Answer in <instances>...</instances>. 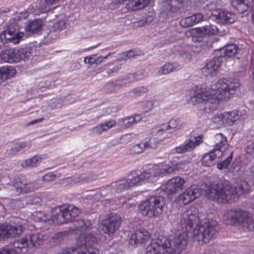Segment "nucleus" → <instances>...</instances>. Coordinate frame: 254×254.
Segmentation results:
<instances>
[{
	"mask_svg": "<svg viewBox=\"0 0 254 254\" xmlns=\"http://www.w3.org/2000/svg\"><path fill=\"white\" fill-rule=\"evenodd\" d=\"M177 216L184 233L179 234L173 239L164 236L153 239L146 248L145 254H179L187 244L186 235L184 233L191 230L193 224H197L193 231V240L197 242L207 243L210 239L215 238L219 232L216 221L205 218L200 221L197 210L194 207L183 209Z\"/></svg>",
	"mask_w": 254,
	"mask_h": 254,
	"instance_id": "1",
	"label": "nucleus"
},
{
	"mask_svg": "<svg viewBox=\"0 0 254 254\" xmlns=\"http://www.w3.org/2000/svg\"><path fill=\"white\" fill-rule=\"evenodd\" d=\"M240 86L239 81L236 78H220L211 87L202 85L196 89L190 101L194 105L210 103L215 109L221 101L232 98Z\"/></svg>",
	"mask_w": 254,
	"mask_h": 254,
	"instance_id": "2",
	"label": "nucleus"
},
{
	"mask_svg": "<svg viewBox=\"0 0 254 254\" xmlns=\"http://www.w3.org/2000/svg\"><path fill=\"white\" fill-rule=\"evenodd\" d=\"M250 188V185L245 180L236 183L233 187L229 181L222 178L206 186L205 192L209 199L225 203L232 202L242 194L248 193Z\"/></svg>",
	"mask_w": 254,
	"mask_h": 254,
	"instance_id": "3",
	"label": "nucleus"
},
{
	"mask_svg": "<svg viewBox=\"0 0 254 254\" xmlns=\"http://www.w3.org/2000/svg\"><path fill=\"white\" fill-rule=\"evenodd\" d=\"M186 162H179V163L170 166L165 165L158 172H154L155 169L152 168L145 170L132 178H123L112 182L110 185L111 189V193L120 192L130 187L141 184L142 182L150 178L152 176H156L159 173L162 175H166L185 168Z\"/></svg>",
	"mask_w": 254,
	"mask_h": 254,
	"instance_id": "4",
	"label": "nucleus"
},
{
	"mask_svg": "<svg viewBox=\"0 0 254 254\" xmlns=\"http://www.w3.org/2000/svg\"><path fill=\"white\" fill-rule=\"evenodd\" d=\"M44 241V235L37 231L26 233L19 239L14 242L13 247L5 246L0 249V254H20L23 249L37 247Z\"/></svg>",
	"mask_w": 254,
	"mask_h": 254,
	"instance_id": "5",
	"label": "nucleus"
},
{
	"mask_svg": "<svg viewBox=\"0 0 254 254\" xmlns=\"http://www.w3.org/2000/svg\"><path fill=\"white\" fill-rule=\"evenodd\" d=\"M165 205L162 196H152L143 200L138 206L141 213L149 218H156L163 213Z\"/></svg>",
	"mask_w": 254,
	"mask_h": 254,
	"instance_id": "6",
	"label": "nucleus"
},
{
	"mask_svg": "<svg viewBox=\"0 0 254 254\" xmlns=\"http://www.w3.org/2000/svg\"><path fill=\"white\" fill-rule=\"evenodd\" d=\"M79 213L78 208L73 205L58 206L52 210L51 219L53 222L66 223L71 221Z\"/></svg>",
	"mask_w": 254,
	"mask_h": 254,
	"instance_id": "7",
	"label": "nucleus"
},
{
	"mask_svg": "<svg viewBox=\"0 0 254 254\" xmlns=\"http://www.w3.org/2000/svg\"><path fill=\"white\" fill-rule=\"evenodd\" d=\"M251 217L249 213L241 209L229 210L224 215L225 219L228 220L227 223H244L249 230L254 232V219H251Z\"/></svg>",
	"mask_w": 254,
	"mask_h": 254,
	"instance_id": "8",
	"label": "nucleus"
},
{
	"mask_svg": "<svg viewBox=\"0 0 254 254\" xmlns=\"http://www.w3.org/2000/svg\"><path fill=\"white\" fill-rule=\"evenodd\" d=\"M33 55L28 49H11L6 50L0 54V58L3 62L18 63L21 60L32 59Z\"/></svg>",
	"mask_w": 254,
	"mask_h": 254,
	"instance_id": "9",
	"label": "nucleus"
},
{
	"mask_svg": "<svg viewBox=\"0 0 254 254\" xmlns=\"http://www.w3.org/2000/svg\"><path fill=\"white\" fill-rule=\"evenodd\" d=\"M18 27L16 22L12 20L7 25V29L0 34V39L3 43L8 42L17 44L24 35L23 32H18Z\"/></svg>",
	"mask_w": 254,
	"mask_h": 254,
	"instance_id": "10",
	"label": "nucleus"
},
{
	"mask_svg": "<svg viewBox=\"0 0 254 254\" xmlns=\"http://www.w3.org/2000/svg\"><path fill=\"white\" fill-rule=\"evenodd\" d=\"M13 185L18 194L31 192L40 187L36 182L30 181L23 175L15 177Z\"/></svg>",
	"mask_w": 254,
	"mask_h": 254,
	"instance_id": "11",
	"label": "nucleus"
},
{
	"mask_svg": "<svg viewBox=\"0 0 254 254\" xmlns=\"http://www.w3.org/2000/svg\"><path fill=\"white\" fill-rule=\"evenodd\" d=\"M121 217L115 214H110L105 220L102 221L100 228L108 235H113L120 227Z\"/></svg>",
	"mask_w": 254,
	"mask_h": 254,
	"instance_id": "12",
	"label": "nucleus"
},
{
	"mask_svg": "<svg viewBox=\"0 0 254 254\" xmlns=\"http://www.w3.org/2000/svg\"><path fill=\"white\" fill-rule=\"evenodd\" d=\"M186 181L182 178L177 176L169 180L161 190L168 196H171L182 190L185 186Z\"/></svg>",
	"mask_w": 254,
	"mask_h": 254,
	"instance_id": "13",
	"label": "nucleus"
},
{
	"mask_svg": "<svg viewBox=\"0 0 254 254\" xmlns=\"http://www.w3.org/2000/svg\"><path fill=\"white\" fill-rule=\"evenodd\" d=\"M23 231V226L19 224H0V240L11 237H15Z\"/></svg>",
	"mask_w": 254,
	"mask_h": 254,
	"instance_id": "14",
	"label": "nucleus"
},
{
	"mask_svg": "<svg viewBox=\"0 0 254 254\" xmlns=\"http://www.w3.org/2000/svg\"><path fill=\"white\" fill-rule=\"evenodd\" d=\"M183 6V0H163L161 9L167 18L172 17L179 12Z\"/></svg>",
	"mask_w": 254,
	"mask_h": 254,
	"instance_id": "15",
	"label": "nucleus"
},
{
	"mask_svg": "<svg viewBox=\"0 0 254 254\" xmlns=\"http://www.w3.org/2000/svg\"><path fill=\"white\" fill-rule=\"evenodd\" d=\"M203 137L202 135L196 136H191L189 139L186 140L179 146L175 148L172 150L173 153H184L193 150L203 142Z\"/></svg>",
	"mask_w": 254,
	"mask_h": 254,
	"instance_id": "16",
	"label": "nucleus"
},
{
	"mask_svg": "<svg viewBox=\"0 0 254 254\" xmlns=\"http://www.w3.org/2000/svg\"><path fill=\"white\" fill-rule=\"evenodd\" d=\"M201 189L196 185H192L179 195V200L184 204H187L199 197Z\"/></svg>",
	"mask_w": 254,
	"mask_h": 254,
	"instance_id": "17",
	"label": "nucleus"
},
{
	"mask_svg": "<svg viewBox=\"0 0 254 254\" xmlns=\"http://www.w3.org/2000/svg\"><path fill=\"white\" fill-rule=\"evenodd\" d=\"M162 141L163 140L157 137L150 138L148 140L141 141L133 145L131 148V152L133 154H137L141 153L143 151L149 148H155L157 144Z\"/></svg>",
	"mask_w": 254,
	"mask_h": 254,
	"instance_id": "18",
	"label": "nucleus"
},
{
	"mask_svg": "<svg viewBox=\"0 0 254 254\" xmlns=\"http://www.w3.org/2000/svg\"><path fill=\"white\" fill-rule=\"evenodd\" d=\"M223 62L222 56L215 57L207 63L205 66L201 68V71L205 76H213L216 74V72Z\"/></svg>",
	"mask_w": 254,
	"mask_h": 254,
	"instance_id": "19",
	"label": "nucleus"
},
{
	"mask_svg": "<svg viewBox=\"0 0 254 254\" xmlns=\"http://www.w3.org/2000/svg\"><path fill=\"white\" fill-rule=\"evenodd\" d=\"M151 234L144 229H140L132 234L129 243L131 245H139L145 243L151 238Z\"/></svg>",
	"mask_w": 254,
	"mask_h": 254,
	"instance_id": "20",
	"label": "nucleus"
},
{
	"mask_svg": "<svg viewBox=\"0 0 254 254\" xmlns=\"http://www.w3.org/2000/svg\"><path fill=\"white\" fill-rule=\"evenodd\" d=\"M182 125L181 123V120L179 118H175L170 120L168 123V125H162L160 128L155 129L152 132L156 135H160L163 134L165 131L169 128L174 129L176 130L181 129Z\"/></svg>",
	"mask_w": 254,
	"mask_h": 254,
	"instance_id": "21",
	"label": "nucleus"
},
{
	"mask_svg": "<svg viewBox=\"0 0 254 254\" xmlns=\"http://www.w3.org/2000/svg\"><path fill=\"white\" fill-rule=\"evenodd\" d=\"M214 17L218 23L229 24L234 22L236 19L235 14L227 10H220L218 12H215Z\"/></svg>",
	"mask_w": 254,
	"mask_h": 254,
	"instance_id": "22",
	"label": "nucleus"
},
{
	"mask_svg": "<svg viewBox=\"0 0 254 254\" xmlns=\"http://www.w3.org/2000/svg\"><path fill=\"white\" fill-rule=\"evenodd\" d=\"M218 28L213 25H208L202 27L192 28L188 30V33L192 34L193 35L197 34L204 36H211L217 34Z\"/></svg>",
	"mask_w": 254,
	"mask_h": 254,
	"instance_id": "23",
	"label": "nucleus"
},
{
	"mask_svg": "<svg viewBox=\"0 0 254 254\" xmlns=\"http://www.w3.org/2000/svg\"><path fill=\"white\" fill-rule=\"evenodd\" d=\"M203 18L204 16L202 14L197 13L182 19L180 21V24L184 27H190L202 21Z\"/></svg>",
	"mask_w": 254,
	"mask_h": 254,
	"instance_id": "24",
	"label": "nucleus"
},
{
	"mask_svg": "<svg viewBox=\"0 0 254 254\" xmlns=\"http://www.w3.org/2000/svg\"><path fill=\"white\" fill-rule=\"evenodd\" d=\"M215 145L213 150L218 153L219 152L222 155V153L226 150L228 147L227 140L226 137L220 133L216 134L214 136Z\"/></svg>",
	"mask_w": 254,
	"mask_h": 254,
	"instance_id": "25",
	"label": "nucleus"
},
{
	"mask_svg": "<svg viewBox=\"0 0 254 254\" xmlns=\"http://www.w3.org/2000/svg\"><path fill=\"white\" fill-rule=\"evenodd\" d=\"M253 0H231L232 5L242 13L252 7Z\"/></svg>",
	"mask_w": 254,
	"mask_h": 254,
	"instance_id": "26",
	"label": "nucleus"
},
{
	"mask_svg": "<svg viewBox=\"0 0 254 254\" xmlns=\"http://www.w3.org/2000/svg\"><path fill=\"white\" fill-rule=\"evenodd\" d=\"M221 156V153L218 152V153L214 150L206 153L201 158V163L205 166H210L215 164V160Z\"/></svg>",
	"mask_w": 254,
	"mask_h": 254,
	"instance_id": "27",
	"label": "nucleus"
},
{
	"mask_svg": "<svg viewBox=\"0 0 254 254\" xmlns=\"http://www.w3.org/2000/svg\"><path fill=\"white\" fill-rule=\"evenodd\" d=\"M42 27V21L41 20L36 19L28 22L26 28V32L28 34H34L38 33Z\"/></svg>",
	"mask_w": 254,
	"mask_h": 254,
	"instance_id": "28",
	"label": "nucleus"
},
{
	"mask_svg": "<svg viewBox=\"0 0 254 254\" xmlns=\"http://www.w3.org/2000/svg\"><path fill=\"white\" fill-rule=\"evenodd\" d=\"M150 0H131L126 5V7L132 11H135L144 8L149 4Z\"/></svg>",
	"mask_w": 254,
	"mask_h": 254,
	"instance_id": "29",
	"label": "nucleus"
},
{
	"mask_svg": "<svg viewBox=\"0 0 254 254\" xmlns=\"http://www.w3.org/2000/svg\"><path fill=\"white\" fill-rule=\"evenodd\" d=\"M180 68L181 66L177 63H167L164 65L161 66L158 71L160 74H167Z\"/></svg>",
	"mask_w": 254,
	"mask_h": 254,
	"instance_id": "30",
	"label": "nucleus"
},
{
	"mask_svg": "<svg viewBox=\"0 0 254 254\" xmlns=\"http://www.w3.org/2000/svg\"><path fill=\"white\" fill-rule=\"evenodd\" d=\"M239 50L236 45L230 44L226 45L224 47L220 49L218 52H220L221 54H223V55H221L220 56H222L223 58V57H231L235 56L238 52Z\"/></svg>",
	"mask_w": 254,
	"mask_h": 254,
	"instance_id": "31",
	"label": "nucleus"
},
{
	"mask_svg": "<svg viewBox=\"0 0 254 254\" xmlns=\"http://www.w3.org/2000/svg\"><path fill=\"white\" fill-rule=\"evenodd\" d=\"M128 79H129L127 76L121 79L116 80L115 81L109 82L106 85V89L110 91L118 89L127 83V80Z\"/></svg>",
	"mask_w": 254,
	"mask_h": 254,
	"instance_id": "32",
	"label": "nucleus"
},
{
	"mask_svg": "<svg viewBox=\"0 0 254 254\" xmlns=\"http://www.w3.org/2000/svg\"><path fill=\"white\" fill-rule=\"evenodd\" d=\"M16 70L12 66H3L0 67V82L3 81L13 76Z\"/></svg>",
	"mask_w": 254,
	"mask_h": 254,
	"instance_id": "33",
	"label": "nucleus"
},
{
	"mask_svg": "<svg viewBox=\"0 0 254 254\" xmlns=\"http://www.w3.org/2000/svg\"><path fill=\"white\" fill-rule=\"evenodd\" d=\"M239 113H240L237 111H232L224 113L223 116L225 124L229 126L233 125L235 122L239 119L240 117Z\"/></svg>",
	"mask_w": 254,
	"mask_h": 254,
	"instance_id": "34",
	"label": "nucleus"
},
{
	"mask_svg": "<svg viewBox=\"0 0 254 254\" xmlns=\"http://www.w3.org/2000/svg\"><path fill=\"white\" fill-rule=\"evenodd\" d=\"M73 102V100L70 95H67L64 100L60 98L53 99L51 101L50 106L54 109H59L63 105H65Z\"/></svg>",
	"mask_w": 254,
	"mask_h": 254,
	"instance_id": "35",
	"label": "nucleus"
},
{
	"mask_svg": "<svg viewBox=\"0 0 254 254\" xmlns=\"http://www.w3.org/2000/svg\"><path fill=\"white\" fill-rule=\"evenodd\" d=\"M41 160L39 156L36 155L32 158L23 161L21 163V166L24 168H31L37 167Z\"/></svg>",
	"mask_w": 254,
	"mask_h": 254,
	"instance_id": "36",
	"label": "nucleus"
},
{
	"mask_svg": "<svg viewBox=\"0 0 254 254\" xmlns=\"http://www.w3.org/2000/svg\"><path fill=\"white\" fill-rule=\"evenodd\" d=\"M114 53H110L106 56L102 57H96V55H92L89 56L88 64L90 65H98L104 62L105 60H106L110 57Z\"/></svg>",
	"mask_w": 254,
	"mask_h": 254,
	"instance_id": "37",
	"label": "nucleus"
},
{
	"mask_svg": "<svg viewBox=\"0 0 254 254\" xmlns=\"http://www.w3.org/2000/svg\"><path fill=\"white\" fill-rule=\"evenodd\" d=\"M75 227L76 230H84L92 228L91 222L88 220L80 219L75 224Z\"/></svg>",
	"mask_w": 254,
	"mask_h": 254,
	"instance_id": "38",
	"label": "nucleus"
},
{
	"mask_svg": "<svg viewBox=\"0 0 254 254\" xmlns=\"http://www.w3.org/2000/svg\"><path fill=\"white\" fill-rule=\"evenodd\" d=\"M176 54L179 56L180 58L185 62H187L191 59V56L189 51L183 47H178L176 50Z\"/></svg>",
	"mask_w": 254,
	"mask_h": 254,
	"instance_id": "39",
	"label": "nucleus"
},
{
	"mask_svg": "<svg viewBox=\"0 0 254 254\" xmlns=\"http://www.w3.org/2000/svg\"><path fill=\"white\" fill-rule=\"evenodd\" d=\"M26 146L27 143L25 142H21L15 143L9 150V154L11 156H14L19 152L21 151Z\"/></svg>",
	"mask_w": 254,
	"mask_h": 254,
	"instance_id": "40",
	"label": "nucleus"
},
{
	"mask_svg": "<svg viewBox=\"0 0 254 254\" xmlns=\"http://www.w3.org/2000/svg\"><path fill=\"white\" fill-rule=\"evenodd\" d=\"M203 8L206 10H208L211 12V15L214 16L215 12H218L220 9H217V6L215 1H212L209 2L206 5H205Z\"/></svg>",
	"mask_w": 254,
	"mask_h": 254,
	"instance_id": "41",
	"label": "nucleus"
},
{
	"mask_svg": "<svg viewBox=\"0 0 254 254\" xmlns=\"http://www.w3.org/2000/svg\"><path fill=\"white\" fill-rule=\"evenodd\" d=\"M233 153L231 152L230 155L225 159L223 162L218 163L217 164V168L220 170L227 168L232 160Z\"/></svg>",
	"mask_w": 254,
	"mask_h": 254,
	"instance_id": "42",
	"label": "nucleus"
},
{
	"mask_svg": "<svg viewBox=\"0 0 254 254\" xmlns=\"http://www.w3.org/2000/svg\"><path fill=\"white\" fill-rule=\"evenodd\" d=\"M65 28V22L64 20H60L56 22L52 28L54 31H61Z\"/></svg>",
	"mask_w": 254,
	"mask_h": 254,
	"instance_id": "43",
	"label": "nucleus"
},
{
	"mask_svg": "<svg viewBox=\"0 0 254 254\" xmlns=\"http://www.w3.org/2000/svg\"><path fill=\"white\" fill-rule=\"evenodd\" d=\"M68 232L67 231L60 232L55 234L53 238L54 240L56 241L57 242H60L62 241L65 237L67 236Z\"/></svg>",
	"mask_w": 254,
	"mask_h": 254,
	"instance_id": "44",
	"label": "nucleus"
},
{
	"mask_svg": "<svg viewBox=\"0 0 254 254\" xmlns=\"http://www.w3.org/2000/svg\"><path fill=\"white\" fill-rule=\"evenodd\" d=\"M145 76L142 71H138L135 74L129 75L128 76L129 79H132L133 81H137L143 79Z\"/></svg>",
	"mask_w": 254,
	"mask_h": 254,
	"instance_id": "45",
	"label": "nucleus"
},
{
	"mask_svg": "<svg viewBox=\"0 0 254 254\" xmlns=\"http://www.w3.org/2000/svg\"><path fill=\"white\" fill-rule=\"evenodd\" d=\"M213 123L217 124L218 125H222L225 123L223 113L219 115H215L212 119Z\"/></svg>",
	"mask_w": 254,
	"mask_h": 254,
	"instance_id": "46",
	"label": "nucleus"
},
{
	"mask_svg": "<svg viewBox=\"0 0 254 254\" xmlns=\"http://www.w3.org/2000/svg\"><path fill=\"white\" fill-rule=\"evenodd\" d=\"M148 89L146 86H140L134 88L131 92L136 96H140L142 94L147 92Z\"/></svg>",
	"mask_w": 254,
	"mask_h": 254,
	"instance_id": "47",
	"label": "nucleus"
},
{
	"mask_svg": "<svg viewBox=\"0 0 254 254\" xmlns=\"http://www.w3.org/2000/svg\"><path fill=\"white\" fill-rule=\"evenodd\" d=\"M135 52L133 50H129L126 53H123L121 54V59L124 61H127L128 59L136 56Z\"/></svg>",
	"mask_w": 254,
	"mask_h": 254,
	"instance_id": "48",
	"label": "nucleus"
},
{
	"mask_svg": "<svg viewBox=\"0 0 254 254\" xmlns=\"http://www.w3.org/2000/svg\"><path fill=\"white\" fill-rule=\"evenodd\" d=\"M60 0H41L40 7L41 8H46L47 6L55 4Z\"/></svg>",
	"mask_w": 254,
	"mask_h": 254,
	"instance_id": "49",
	"label": "nucleus"
},
{
	"mask_svg": "<svg viewBox=\"0 0 254 254\" xmlns=\"http://www.w3.org/2000/svg\"><path fill=\"white\" fill-rule=\"evenodd\" d=\"M123 124L127 127H129L132 126L134 123V120L133 119V116L128 117L123 120Z\"/></svg>",
	"mask_w": 254,
	"mask_h": 254,
	"instance_id": "50",
	"label": "nucleus"
},
{
	"mask_svg": "<svg viewBox=\"0 0 254 254\" xmlns=\"http://www.w3.org/2000/svg\"><path fill=\"white\" fill-rule=\"evenodd\" d=\"M56 179V175L53 173H49L45 174L43 177L42 180L45 182H50Z\"/></svg>",
	"mask_w": 254,
	"mask_h": 254,
	"instance_id": "51",
	"label": "nucleus"
},
{
	"mask_svg": "<svg viewBox=\"0 0 254 254\" xmlns=\"http://www.w3.org/2000/svg\"><path fill=\"white\" fill-rule=\"evenodd\" d=\"M59 37V34L57 31H50L47 34V38L51 40H56Z\"/></svg>",
	"mask_w": 254,
	"mask_h": 254,
	"instance_id": "52",
	"label": "nucleus"
},
{
	"mask_svg": "<svg viewBox=\"0 0 254 254\" xmlns=\"http://www.w3.org/2000/svg\"><path fill=\"white\" fill-rule=\"evenodd\" d=\"M109 191L111 192V189L110 185H108L101 188L100 190V193L101 195L105 196L109 193Z\"/></svg>",
	"mask_w": 254,
	"mask_h": 254,
	"instance_id": "53",
	"label": "nucleus"
},
{
	"mask_svg": "<svg viewBox=\"0 0 254 254\" xmlns=\"http://www.w3.org/2000/svg\"><path fill=\"white\" fill-rule=\"evenodd\" d=\"M121 64H118L114 66V67L112 69H109L107 70V73L109 75H111L112 74L118 72L121 68Z\"/></svg>",
	"mask_w": 254,
	"mask_h": 254,
	"instance_id": "54",
	"label": "nucleus"
},
{
	"mask_svg": "<svg viewBox=\"0 0 254 254\" xmlns=\"http://www.w3.org/2000/svg\"><path fill=\"white\" fill-rule=\"evenodd\" d=\"M188 31L186 32L187 35L192 36V40L194 41H197L200 42L202 41L203 37L204 35H201L200 34H197V35H193L192 34H190L189 33H188Z\"/></svg>",
	"mask_w": 254,
	"mask_h": 254,
	"instance_id": "55",
	"label": "nucleus"
},
{
	"mask_svg": "<svg viewBox=\"0 0 254 254\" xmlns=\"http://www.w3.org/2000/svg\"><path fill=\"white\" fill-rule=\"evenodd\" d=\"M116 123L114 120H111L108 122H106L104 124H103V126L105 127V129L107 130L112 128L114 126H115Z\"/></svg>",
	"mask_w": 254,
	"mask_h": 254,
	"instance_id": "56",
	"label": "nucleus"
},
{
	"mask_svg": "<svg viewBox=\"0 0 254 254\" xmlns=\"http://www.w3.org/2000/svg\"><path fill=\"white\" fill-rule=\"evenodd\" d=\"M154 102L152 101H148L144 105V109L146 111H150L154 108Z\"/></svg>",
	"mask_w": 254,
	"mask_h": 254,
	"instance_id": "57",
	"label": "nucleus"
},
{
	"mask_svg": "<svg viewBox=\"0 0 254 254\" xmlns=\"http://www.w3.org/2000/svg\"><path fill=\"white\" fill-rule=\"evenodd\" d=\"M93 129L96 133L99 134L102 133L103 131H106L105 127L103 126V124L93 128Z\"/></svg>",
	"mask_w": 254,
	"mask_h": 254,
	"instance_id": "58",
	"label": "nucleus"
},
{
	"mask_svg": "<svg viewBox=\"0 0 254 254\" xmlns=\"http://www.w3.org/2000/svg\"><path fill=\"white\" fill-rule=\"evenodd\" d=\"M43 120V118H40V119H36V120H32V121L29 122V123H28L27 124V126H29L33 125L34 124H37V123H40Z\"/></svg>",
	"mask_w": 254,
	"mask_h": 254,
	"instance_id": "59",
	"label": "nucleus"
},
{
	"mask_svg": "<svg viewBox=\"0 0 254 254\" xmlns=\"http://www.w3.org/2000/svg\"><path fill=\"white\" fill-rule=\"evenodd\" d=\"M85 177L84 176H81L80 177H76L73 179V181L75 183L79 182L80 181H83L84 180Z\"/></svg>",
	"mask_w": 254,
	"mask_h": 254,
	"instance_id": "60",
	"label": "nucleus"
},
{
	"mask_svg": "<svg viewBox=\"0 0 254 254\" xmlns=\"http://www.w3.org/2000/svg\"><path fill=\"white\" fill-rule=\"evenodd\" d=\"M133 119L134 120V123L136 124L141 120V117L140 115H136L134 117H133Z\"/></svg>",
	"mask_w": 254,
	"mask_h": 254,
	"instance_id": "61",
	"label": "nucleus"
},
{
	"mask_svg": "<svg viewBox=\"0 0 254 254\" xmlns=\"http://www.w3.org/2000/svg\"><path fill=\"white\" fill-rule=\"evenodd\" d=\"M89 58V56H87V57H85L84 58V62L85 64H88Z\"/></svg>",
	"mask_w": 254,
	"mask_h": 254,
	"instance_id": "62",
	"label": "nucleus"
},
{
	"mask_svg": "<svg viewBox=\"0 0 254 254\" xmlns=\"http://www.w3.org/2000/svg\"><path fill=\"white\" fill-rule=\"evenodd\" d=\"M252 17L253 21L254 22V7H253V10H252Z\"/></svg>",
	"mask_w": 254,
	"mask_h": 254,
	"instance_id": "63",
	"label": "nucleus"
},
{
	"mask_svg": "<svg viewBox=\"0 0 254 254\" xmlns=\"http://www.w3.org/2000/svg\"><path fill=\"white\" fill-rule=\"evenodd\" d=\"M135 204L133 203H127V207H131L132 206V205H135Z\"/></svg>",
	"mask_w": 254,
	"mask_h": 254,
	"instance_id": "64",
	"label": "nucleus"
}]
</instances>
